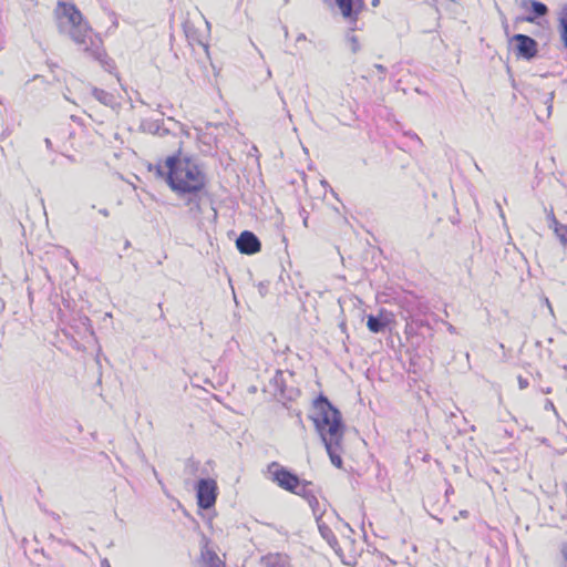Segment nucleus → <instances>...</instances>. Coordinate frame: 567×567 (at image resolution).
Here are the masks:
<instances>
[{"mask_svg": "<svg viewBox=\"0 0 567 567\" xmlns=\"http://www.w3.org/2000/svg\"><path fill=\"white\" fill-rule=\"evenodd\" d=\"M156 172L165 177L167 185L179 197H186L189 212L202 213L203 193L207 184L206 174L189 157L179 153L166 158L165 165H157Z\"/></svg>", "mask_w": 567, "mask_h": 567, "instance_id": "obj_1", "label": "nucleus"}, {"mask_svg": "<svg viewBox=\"0 0 567 567\" xmlns=\"http://www.w3.org/2000/svg\"><path fill=\"white\" fill-rule=\"evenodd\" d=\"M310 419L326 447L331 463L336 467L341 468L343 462L339 452L344 435V423L341 412L321 393L312 403Z\"/></svg>", "mask_w": 567, "mask_h": 567, "instance_id": "obj_2", "label": "nucleus"}, {"mask_svg": "<svg viewBox=\"0 0 567 567\" xmlns=\"http://www.w3.org/2000/svg\"><path fill=\"white\" fill-rule=\"evenodd\" d=\"M54 16L60 28H65L70 32L85 33L90 29L83 14L73 2L58 1Z\"/></svg>", "mask_w": 567, "mask_h": 567, "instance_id": "obj_3", "label": "nucleus"}, {"mask_svg": "<svg viewBox=\"0 0 567 567\" xmlns=\"http://www.w3.org/2000/svg\"><path fill=\"white\" fill-rule=\"evenodd\" d=\"M73 40L85 58L97 61L104 71L114 73L115 62L107 55L102 38H73Z\"/></svg>", "mask_w": 567, "mask_h": 567, "instance_id": "obj_4", "label": "nucleus"}, {"mask_svg": "<svg viewBox=\"0 0 567 567\" xmlns=\"http://www.w3.org/2000/svg\"><path fill=\"white\" fill-rule=\"evenodd\" d=\"M267 472L274 483L289 493L296 492L298 485H300V477L278 462L274 461L268 464Z\"/></svg>", "mask_w": 567, "mask_h": 567, "instance_id": "obj_5", "label": "nucleus"}, {"mask_svg": "<svg viewBox=\"0 0 567 567\" xmlns=\"http://www.w3.org/2000/svg\"><path fill=\"white\" fill-rule=\"evenodd\" d=\"M267 391L284 404H286L287 401H293L300 394V391L297 388L287 385L284 371L281 370H277L275 372L274 377L269 381Z\"/></svg>", "mask_w": 567, "mask_h": 567, "instance_id": "obj_6", "label": "nucleus"}, {"mask_svg": "<svg viewBox=\"0 0 567 567\" xmlns=\"http://www.w3.org/2000/svg\"><path fill=\"white\" fill-rule=\"evenodd\" d=\"M197 505L202 509H210L215 506L218 496V486L215 480L199 478L195 486Z\"/></svg>", "mask_w": 567, "mask_h": 567, "instance_id": "obj_7", "label": "nucleus"}, {"mask_svg": "<svg viewBox=\"0 0 567 567\" xmlns=\"http://www.w3.org/2000/svg\"><path fill=\"white\" fill-rule=\"evenodd\" d=\"M508 49L517 59L527 61L538 53V44L534 38H508Z\"/></svg>", "mask_w": 567, "mask_h": 567, "instance_id": "obj_8", "label": "nucleus"}, {"mask_svg": "<svg viewBox=\"0 0 567 567\" xmlns=\"http://www.w3.org/2000/svg\"><path fill=\"white\" fill-rule=\"evenodd\" d=\"M142 128L154 135L165 136L169 133H175L176 128L183 131L179 122L172 117L167 118V125L164 120L146 121L142 123Z\"/></svg>", "mask_w": 567, "mask_h": 567, "instance_id": "obj_9", "label": "nucleus"}, {"mask_svg": "<svg viewBox=\"0 0 567 567\" xmlns=\"http://www.w3.org/2000/svg\"><path fill=\"white\" fill-rule=\"evenodd\" d=\"M236 247L241 254L254 255L261 250V243L252 231L244 230L236 239Z\"/></svg>", "mask_w": 567, "mask_h": 567, "instance_id": "obj_10", "label": "nucleus"}, {"mask_svg": "<svg viewBox=\"0 0 567 567\" xmlns=\"http://www.w3.org/2000/svg\"><path fill=\"white\" fill-rule=\"evenodd\" d=\"M342 16L346 19H355L360 9L363 6L362 0H336Z\"/></svg>", "mask_w": 567, "mask_h": 567, "instance_id": "obj_11", "label": "nucleus"}, {"mask_svg": "<svg viewBox=\"0 0 567 567\" xmlns=\"http://www.w3.org/2000/svg\"><path fill=\"white\" fill-rule=\"evenodd\" d=\"M389 323L390 319L384 310H380L379 315H369L367 317V327L373 333L383 332Z\"/></svg>", "mask_w": 567, "mask_h": 567, "instance_id": "obj_12", "label": "nucleus"}, {"mask_svg": "<svg viewBox=\"0 0 567 567\" xmlns=\"http://www.w3.org/2000/svg\"><path fill=\"white\" fill-rule=\"evenodd\" d=\"M316 523L318 525V529L321 537L324 540H327V543L336 551V554H340L342 549L332 529L322 520V517H318V519H316Z\"/></svg>", "mask_w": 567, "mask_h": 567, "instance_id": "obj_13", "label": "nucleus"}, {"mask_svg": "<svg viewBox=\"0 0 567 567\" xmlns=\"http://www.w3.org/2000/svg\"><path fill=\"white\" fill-rule=\"evenodd\" d=\"M266 567H291L289 557L282 553H269L260 558Z\"/></svg>", "mask_w": 567, "mask_h": 567, "instance_id": "obj_14", "label": "nucleus"}, {"mask_svg": "<svg viewBox=\"0 0 567 567\" xmlns=\"http://www.w3.org/2000/svg\"><path fill=\"white\" fill-rule=\"evenodd\" d=\"M524 7L528 11L526 20L529 22H533L536 18L544 17L548 12L547 6L536 0L524 1Z\"/></svg>", "mask_w": 567, "mask_h": 567, "instance_id": "obj_15", "label": "nucleus"}, {"mask_svg": "<svg viewBox=\"0 0 567 567\" xmlns=\"http://www.w3.org/2000/svg\"><path fill=\"white\" fill-rule=\"evenodd\" d=\"M91 93L100 103H102L105 106L113 107L116 104L115 96L107 91H104L96 86H92Z\"/></svg>", "mask_w": 567, "mask_h": 567, "instance_id": "obj_16", "label": "nucleus"}, {"mask_svg": "<svg viewBox=\"0 0 567 567\" xmlns=\"http://www.w3.org/2000/svg\"><path fill=\"white\" fill-rule=\"evenodd\" d=\"M291 493L307 501L315 493H318V491L315 488V484L311 481L300 478V485H298L296 492Z\"/></svg>", "mask_w": 567, "mask_h": 567, "instance_id": "obj_17", "label": "nucleus"}, {"mask_svg": "<svg viewBox=\"0 0 567 567\" xmlns=\"http://www.w3.org/2000/svg\"><path fill=\"white\" fill-rule=\"evenodd\" d=\"M409 315H410L411 319L413 320L416 329L420 331V333H422L423 329H426L427 331L432 330V327L427 319L422 318L416 313H412L410 310H409Z\"/></svg>", "mask_w": 567, "mask_h": 567, "instance_id": "obj_18", "label": "nucleus"}, {"mask_svg": "<svg viewBox=\"0 0 567 567\" xmlns=\"http://www.w3.org/2000/svg\"><path fill=\"white\" fill-rule=\"evenodd\" d=\"M307 503L310 506L315 518L316 519H318V517L321 518L323 513H324V511L321 509V507H320V503L318 501L317 493H315L311 497H309L307 499Z\"/></svg>", "mask_w": 567, "mask_h": 567, "instance_id": "obj_19", "label": "nucleus"}, {"mask_svg": "<svg viewBox=\"0 0 567 567\" xmlns=\"http://www.w3.org/2000/svg\"><path fill=\"white\" fill-rule=\"evenodd\" d=\"M558 22L560 28V35H567V2L559 9Z\"/></svg>", "mask_w": 567, "mask_h": 567, "instance_id": "obj_20", "label": "nucleus"}, {"mask_svg": "<svg viewBox=\"0 0 567 567\" xmlns=\"http://www.w3.org/2000/svg\"><path fill=\"white\" fill-rule=\"evenodd\" d=\"M200 463L199 461L189 457L185 464V472L189 475L196 476L199 471Z\"/></svg>", "mask_w": 567, "mask_h": 567, "instance_id": "obj_21", "label": "nucleus"}, {"mask_svg": "<svg viewBox=\"0 0 567 567\" xmlns=\"http://www.w3.org/2000/svg\"><path fill=\"white\" fill-rule=\"evenodd\" d=\"M555 235L558 237L560 244L567 248V225H559L554 229Z\"/></svg>", "mask_w": 567, "mask_h": 567, "instance_id": "obj_22", "label": "nucleus"}, {"mask_svg": "<svg viewBox=\"0 0 567 567\" xmlns=\"http://www.w3.org/2000/svg\"><path fill=\"white\" fill-rule=\"evenodd\" d=\"M405 329H404V332L408 334V336H412V334H419L420 331L416 329L413 320L411 319L410 315L405 318Z\"/></svg>", "mask_w": 567, "mask_h": 567, "instance_id": "obj_23", "label": "nucleus"}, {"mask_svg": "<svg viewBox=\"0 0 567 567\" xmlns=\"http://www.w3.org/2000/svg\"><path fill=\"white\" fill-rule=\"evenodd\" d=\"M194 23L187 19L183 22L184 35H197V31L193 28Z\"/></svg>", "mask_w": 567, "mask_h": 567, "instance_id": "obj_24", "label": "nucleus"}, {"mask_svg": "<svg viewBox=\"0 0 567 567\" xmlns=\"http://www.w3.org/2000/svg\"><path fill=\"white\" fill-rule=\"evenodd\" d=\"M547 220H548V226H549V228H551L553 230H554L556 227H558L559 225H561V224L557 220V218H556V216H555V214H554L553 208H550V209H549V212L547 213Z\"/></svg>", "mask_w": 567, "mask_h": 567, "instance_id": "obj_25", "label": "nucleus"}, {"mask_svg": "<svg viewBox=\"0 0 567 567\" xmlns=\"http://www.w3.org/2000/svg\"><path fill=\"white\" fill-rule=\"evenodd\" d=\"M348 45L353 53H357L360 49L358 38H349Z\"/></svg>", "mask_w": 567, "mask_h": 567, "instance_id": "obj_26", "label": "nucleus"}, {"mask_svg": "<svg viewBox=\"0 0 567 567\" xmlns=\"http://www.w3.org/2000/svg\"><path fill=\"white\" fill-rule=\"evenodd\" d=\"M269 281H260L258 284V292L260 297H265L268 293Z\"/></svg>", "mask_w": 567, "mask_h": 567, "instance_id": "obj_27", "label": "nucleus"}, {"mask_svg": "<svg viewBox=\"0 0 567 567\" xmlns=\"http://www.w3.org/2000/svg\"><path fill=\"white\" fill-rule=\"evenodd\" d=\"M517 381L520 390H524L529 385L528 380L526 378H523L522 375H518Z\"/></svg>", "mask_w": 567, "mask_h": 567, "instance_id": "obj_28", "label": "nucleus"}, {"mask_svg": "<svg viewBox=\"0 0 567 567\" xmlns=\"http://www.w3.org/2000/svg\"><path fill=\"white\" fill-rule=\"evenodd\" d=\"M545 410L547 411H554L556 413L555 405L551 400L547 399L545 402Z\"/></svg>", "mask_w": 567, "mask_h": 567, "instance_id": "obj_29", "label": "nucleus"}, {"mask_svg": "<svg viewBox=\"0 0 567 567\" xmlns=\"http://www.w3.org/2000/svg\"><path fill=\"white\" fill-rule=\"evenodd\" d=\"M194 41H196L198 44H200L204 50L207 52V49H208V43L207 42H203L202 41V38L199 37H196V38H192Z\"/></svg>", "mask_w": 567, "mask_h": 567, "instance_id": "obj_30", "label": "nucleus"}, {"mask_svg": "<svg viewBox=\"0 0 567 567\" xmlns=\"http://www.w3.org/2000/svg\"><path fill=\"white\" fill-rule=\"evenodd\" d=\"M374 68L382 74L381 79H384L386 69L382 64H374Z\"/></svg>", "mask_w": 567, "mask_h": 567, "instance_id": "obj_31", "label": "nucleus"}, {"mask_svg": "<svg viewBox=\"0 0 567 567\" xmlns=\"http://www.w3.org/2000/svg\"><path fill=\"white\" fill-rule=\"evenodd\" d=\"M553 99H554V93L551 92V93L548 95L547 100H546V103L548 104V111H549V112H550V110H551V102H553Z\"/></svg>", "mask_w": 567, "mask_h": 567, "instance_id": "obj_32", "label": "nucleus"}, {"mask_svg": "<svg viewBox=\"0 0 567 567\" xmlns=\"http://www.w3.org/2000/svg\"><path fill=\"white\" fill-rule=\"evenodd\" d=\"M453 493H454V488H453V487H452V485L450 484V485H449V487H447V488H446V491H445V497H446V499H449V496H450L451 494H453Z\"/></svg>", "mask_w": 567, "mask_h": 567, "instance_id": "obj_33", "label": "nucleus"}, {"mask_svg": "<svg viewBox=\"0 0 567 567\" xmlns=\"http://www.w3.org/2000/svg\"><path fill=\"white\" fill-rule=\"evenodd\" d=\"M540 391L545 394H549V393H551L553 389L550 386H547V388H542Z\"/></svg>", "mask_w": 567, "mask_h": 567, "instance_id": "obj_34", "label": "nucleus"}, {"mask_svg": "<svg viewBox=\"0 0 567 567\" xmlns=\"http://www.w3.org/2000/svg\"><path fill=\"white\" fill-rule=\"evenodd\" d=\"M458 515L463 518H466L468 516V512L466 509L460 511Z\"/></svg>", "mask_w": 567, "mask_h": 567, "instance_id": "obj_35", "label": "nucleus"}, {"mask_svg": "<svg viewBox=\"0 0 567 567\" xmlns=\"http://www.w3.org/2000/svg\"><path fill=\"white\" fill-rule=\"evenodd\" d=\"M100 214L107 217L110 215L109 210L106 208H101L100 210Z\"/></svg>", "mask_w": 567, "mask_h": 567, "instance_id": "obj_36", "label": "nucleus"}, {"mask_svg": "<svg viewBox=\"0 0 567 567\" xmlns=\"http://www.w3.org/2000/svg\"><path fill=\"white\" fill-rule=\"evenodd\" d=\"M44 143H45V146H47L48 148H51V147H52V142H51V140H50V138H45V140H44Z\"/></svg>", "mask_w": 567, "mask_h": 567, "instance_id": "obj_37", "label": "nucleus"}, {"mask_svg": "<svg viewBox=\"0 0 567 567\" xmlns=\"http://www.w3.org/2000/svg\"><path fill=\"white\" fill-rule=\"evenodd\" d=\"M7 135H9V131H8V130H6V131H3V132H2V134H1L0 138L2 140V138H4Z\"/></svg>", "mask_w": 567, "mask_h": 567, "instance_id": "obj_38", "label": "nucleus"}, {"mask_svg": "<svg viewBox=\"0 0 567 567\" xmlns=\"http://www.w3.org/2000/svg\"><path fill=\"white\" fill-rule=\"evenodd\" d=\"M102 567H111V566H110V564H109V561H107V559H104V560L102 561Z\"/></svg>", "mask_w": 567, "mask_h": 567, "instance_id": "obj_39", "label": "nucleus"}, {"mask_svg": "<svg viewBox=\"0 0 567 567\" xmlns=\"http://www.w3.org/2000/svg\"><path fill=\"white\" fill-rule=\"evenodd\" d=\"M449 331H450L451 333H454V332H455V327H454V326H452V324H450V326H449Z\"/></svg>", "mask_w": 567, "mask_h": 567, "instance_id": "obj_40", "label": "nucleus"}, {"mask_svg": "<svg viewBox=\"0 0 567 567\" xmlns=\"http://www.w3.org/2000/svg\"><path fill=\"white\" fill-rule=\"evenodd\" d=\"M379 2H380L379 0H372V6H373V7L379 6Z\"/></svg>", "mask_w": 567, "mask_h": 567, "instance_id": "obj_41", "label": "nucleus"}, {"mask_svg": "<svg viewBox=\"0 0 567 567\" xmlns=\"http://www.w3.org/2000/svg\"><path fill=\"white\" fill-rule=\"evenodd\" d=\"M561 40L564 41V47L567 49V38H561Z\"/></svg>", "mask_w": 567, "mask_h": 567, "instance_id": "obj_42", "label": "nucleus"}, {"mask_svg": "<svg viewBox=\"0 0 567 567\" xmlns=\"http://www.w3.org/2000/svg\"><path fill=\"white\" fill-rule=\"evenodd\" d=\"M51 515H52V517H53L54 519H59V518H60V516H59L58 514H55V513H52Z\"/></svg>", "mask_w": 567, "mask_h": 567, "instance_id": "obj_43", "label": "nucleus"}, {"mask_svg": "<svg viewBox=\"0 0 567 567\" xmlns=\"http://www.w3.org/2000/svg\"><path fill=\"white\" fill-rule=\"evenodd\" d=\"M411 136L414 137L415 140L420 141L417 134H412Z\"/></svg>", "mask_w": 567, "mask_h": 567, "instance_id": "obj_44", "label": "nucleus"}, {"mask_svg": "<svg viewBox=\"0 0 567 567\" xmlns=\"http://www.w3.org/2000/svg\"><path fill=\"white\" fill-rule=\"evenodd\" d=\"M546 302H547V305H548V307H549V309H550V311H551L553 309H551V307H550V305H549V299H546Z\"/></svg>", "mask_w": 567, "mask_h": 567, "instance_id": "obj_45", "label": "nucleus"}, {"mask_svg": "<svg viewBox=\"0 0 567 567\" xmlns=\"http://www.w3.org/2000/svg\"><path fill=\"white\" fill-rule=\"evenodd\" d=\"M153 473H154L155 476H157V472H156V470L154 467H153Z\"/></svg>", "mask_w": 567, "mask_h": 567, "instance_id": "obj_46", "label": "nucleus"}, {"mask_svg": "<svg viewBox=\"0 0 567 567\" xmlns=\"http://www.w3.org/2000/svg\"><path fill=\"white\" fill-rule=\"evenodd\" d=\"M539 378H540V373H539V372H537V374H536V379H539Z\"/></svg>", "mask_w": 567, "mask_h": 567, "instance_id": "obj_47", "label": "nucleus"}, {"mask_svg": "<svg viewBox=\"0 0 567 567\" xmlns=\"http://www.w3.org/2000/svg\"><path fill=\"white\" fill-rule=\"evenodd\" d=\"M539 378H540V373H539V372H537V374H536V379H539Z\"/></svg>", "mask_w": 567, "mask_h": 567, "instance_id": "obj_48", "label": "nucleus"}, {"mask_svg": "<svg viewBox=\"0 0 567 567\" xmlns=\"http://www.w3.org/2000/svg\"><path fill=\"white\" fill-rule=\"evenodd\" d=\"M289 0H284L285 3H288Z\"/></svg>", "mask_w": 567, "mask_h": 567, "instance_id": "obj_49", "label": "nucleus"}]
</instances>
